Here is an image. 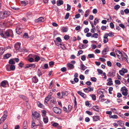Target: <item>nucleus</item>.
<instances>
[{
	"label": "nucleus",
	"mask_w": 129,
	"mask_h": 129,
	"mask_svg": "<svg viewBox=\"0 0 129 129\" xmlns=\"http://www.w3.org/2000/svg\"><path fill=\"white\" fill-rule=\"evenodd\" d=\"M117 55L118 57V58L120 59H122L123 58L126 61V62L128 63L127 59L128 57L126 54L124 52L122 53L121 52V54H117Z\"/></svg>",
	"instance_id": "1"
},
{
	"label": "nucleus",
	"mask_w": 129,
	"mask_h": 129,
	"mask_svg": "<svg viewBox=\"0 0 129 129\" xmlns=\"http://www.w3.org/2000/svg\"><path fill=\"white\" fill-rule=\"evenodd\" d=\"M10 37L12 38L13 37V31L10 29L8 30L5 32L4 38H6Z\"/></svg>",
	"instance_id": "2"
},
{
	"label": "nucleus",
	"mask_w": 129,
	"mask_h": 129,
	"mask_svg": "<svg viewBox=\"0 0 129 129\" xmlns=\"http://www.w3.org/2000/svg\"><path fill=\"white\" fill-rule=\"evenodd\" d=\"M50 104H51L50 106V107L52 108L53 107V105L55 104L56 103V99L53 97H51L50 99Z\"/></svg>",
	"instance_id": "3"
},
{
	"label": "nucleus",
	"mask_w": 129,
	"mask_h": 129,
	"mask_svg": "<svg viewBox=\"0 0 129 129\" xmlns=\"http://www.w3.org/2000/svg\"><path fill=\"white\" fill-rule=\"evenodd\" d=\"M53 110L55 113L58 114H60L61 112V110L57 107H54Z\"/></svg>",
	"instance_id": "4"
},
{
	"label": "nucleus",
	"mask_w": 129,
	"mask_h": 129,
	"mask_svg": "<svg viewBox=\"0 0 129 129\" xmlns=\"http://www.w3.org/2000/svg\"><path fill=\"white\" fill-rule=\"evenodd\" d=\"M103 42L104 43H106L108 41V36L107 33H106L104 35L103 37Z\"/></svg>",
	"instance_id": "5"
},
{
	"label": "nucleus",
	"mask_w": 129,
	"mask_h": 129,
	"mask_svg": "<svg viewBox=\"0 0 129 129\" xmlns=\"http://www.w3.org/2000/svg\"><path fill=\"white\" fill-rule=\"evenodd\" d=\"M83 90L86 92H89L92 91L93 90V88H90L89 87H88L87 88H84Z\"/></svg>",
	"instance_id": "6"
},
{
	"label": "nucleus",
	"mask_w": 129,
	"mask_h": 129,
	"mask_svg": "<svg viewBox=\"0 0 129 129\" xmlns=\"http://www.w3.org/2000/svg\"><path fill=\"white\" fill-rule=\"evenodd\" d=\"M45 20L44 18L43 17H40L38 19L35 20V22H44Z\"/></svg>",
	"instance_id": "7"
},
{
	"label": "nucleus",
	"mask_w": 129,
	"mask_h": 129,
	"mask_svg": "<svg viewBox=\"0 0 129 129\" xmlns=\"http://www.w3.org/2000/svg\"><path fill=\"white\" fill-rule=\"evenodd\" d=\"M32 115L33 117H34V118L37 119L40 116V114L36 111L34 113L32 114Z\"/></svg>",
	"instance_id": "8"
},
{
	"label": "nucleus",
	"mask_w": 129,
	"mask_h": 129,
	"mask_svg": "<svg viewBox=\"0 0 129 129\" xmlns=\"http://www.w3.org/2000/svg\"><path fill=\"white\" fill-rule=\"evenodd\" d=\"M109 51V48L107 47L104 49L102 51V54L103 55H105L107 54V52Z\"/></svg>",
	"instance_id": "9"
},
{
	"label": "nucleus",
	"mask_w": 129,
	"mask_h": 129,
	"mask_svg": "<svg viewBox=\"0 0 129 129\" xmlns=\"http://www.w3.org/2000/svg\"><path fill=\"white\" fill-rule=\"evenodd\" d=\"M21 44L19 43H17L15 45V47L16 50H19L20 48Z\"/></svg>",
	"instance_id": "10"
},
{
	"label": "nucleus",
	"mask_w": 129,
	"mask_h": 129,
	"mask_svg": "<svg viewBox=\"0 0 129 129\" xmlns=\"http://www.w3.org/2000/svg\"><path fill=\"white\" fill-rule=\"evenodd\" d=\"M107 81L108 82L107 84V85L111 86L113 84V81L111 78H109L107 80Z\"/></svg>",
	"instance_id": "11"
},
{
	"label": "nucleus",
	"mask_w": 129,
	"mask_h": 129,
	"mask_svg": "<svg viewBox=\"0 0 129 129\" xmlns=\"http://www.w3.org/2000/svg\"><path fill=\"white\" fill-rule=\"evenodd\" d=\"M77 93L82 97L84 98H86V96L85 94L80 91H77Z\"/></svg>",
	"instance_id": "12"
},
{
	"label": "nucleus",
	"mask_w": 129,
	"mask_h": 129,
	"mask_svg": "<svg viewBox=\"0 0 129 129\" xmlns=\"http://www.w3.org/2000/svg\"><path fill=\"white\" fill-rule=\"evenodd\" d=\"M67 67L69 70H71L74 69V66L72 64L68 63L67 64Z\"/></svg>",
	"instance_id": "13"
},
{
	"label": "nucleus",
	"mask_w": 129,
	"mask_h": 129,
	"mask_svg": "<svg viewBox=\"0 0 129 129\" xmlns=\"http://www.w3.org/2000/svg\"><path fill=\"white\" fill-rule=\"evenodd\" d=\"M7 81L6 80L3 81L1 83V86L4 87H6V83Z\"/></svg>",
	"instance_id": "14"
},
{
	"label": "nucleus",
	"mask_w": 129,
	"mask_h": 129,
	"mask_svg": "<svg viewBox=\"0 0 129 129\" xmlns=\"http://www.w3.org/2000/svg\"><path fill=\"white\" fill-rule=\"evenodd\" d=\"M19 97L22 98L24 100H25L26 102H28V101L27 99V97H26L25 96L22 95H19Z\"/></svg>",
	"instance_id": "15"
},
{
	"label": "nucleus",
	"mask_w": 129,
	"mask_h": 129,
	"mask_svg": "<svg viewBox=\"0 0 129 129\" xmlns=\"http://www.w3.org/2000/svg\"><path fill=\"white\" fill-rule=\"evenodd\" d=\"M100 119V117L98 116H94L93 117V119L94 121H98Z\"/></svg>",
	"instance_id": "16"
},
{
	"label": "nucleus",
	"mask_w": 129,
	"mask_h": 129,
	"mask_svg": "<svg viewBox=\"0 0 129 129\" xmlns=\"http://www.w3.org/2000/svg\"><path fill=\"white\" fill-rule=\"evenodd\" d=\"M21 29L20 27H17L16 28V30L17 33L18 34H20V33H21L22 31L21 30Z\"/></svg>",
	"instance_id": "17"
},
{
	"label": "nucleus",
	"mask_w": 129,
	"mask_h": 129,
	"mask_svg": "<svg viewBox=\"0 0 129 129\" xmlns=\"http://www.w3.org/2000/svg\"><path fill=\"white\" fill-rule=\"evenodd\" d=\"M32 82L35 83H36L38 81V79L36 76H34L32 80Z\"/></svg>",
	"instance_id": "18"
},
{
	"label": "nucleus",
	"mask_w": 129,
	"mask_h": 129,
	"mask_svg": "<svg viewBox=\"0 0 129 129\" xmlns=\"http://www.w3.org/2000/svg\"><path fill=\"white\" fill-rule=\"evenodd\" d=\"M63 4V1L62 0H59L57 2V5L58 6L62 5Z\"/></svg>",
	"instance_id": "19"
},
{
	"label": "nucleus",
	"mask_w": 129,
	"mask_h": 129,
	"mask_svg": "<svg viewBox=\"0 0 129 129\" xmlns=\"http://www.w3.org/2000/svg\"><path fill=\"white\" fill-rule=\"evenodd\" d=\"M93 109L97 112H99V109L98 106H94L92 107Z\"/></svg>",
	"instance_id": "20"
},
{
	"label": "nucleus",
	"mask_w": 129,
	"mask_h": 129,
	"mask_svg": "<svg viewBox=\"0 0 129 129\" xmlns=\"http://www.w3.org/2000/svg\"><path fill=\"white\" fill-rule=\"evenodd\" d=\"M127 72L128 70L126 69L122 68L121 70H119V73H127Z\"/></svg>",
	"instance_id": "21"
},
{
	"label": "nucleus",
	"mask_w": 129,
	"mask_h": 129,
	"mask_svg": "<svg viewBox=\"0 0 129 129\" xmlns=\"http://www.w3.org/2000/svg\"><path fill=\"white\" fill-rule=\"evenodd\" d=\"M43 120L44 123H46L48 122V118L47 117H44L43 118Z\"/></svg>",
	"instance_id": "22"
},
{
	"label": "nucleus",
	"mask_w": 129,
	"mask_h": 129,
	"mask_svg": "<svg viewBox=\"0 0 129 129\" xmlns=\"http://www.w3.org/2000/svg\"><path fill=\"white\" fill-rule=\"evenodd\" d=\"M11 54H7L4 55V59L8 58L11 56Z\"/></svg>",
	"instance_id": "23"
},
{
	"label": "nucleus",
	"mask_w": 129,
	"mask_h": 129,
	"mask_svg": "<svg viewBox=\"0 0 129 129\" xmlns=\"http://www.w3.org/2000/svg\"><path fill=\"white\" fill-rule=\"evenodd\" d=\"M90 12V10L89 9H88L86 11L84 15V16L85 17H87L88 16Z\"/></svg>",
	"instance_id": "24"
},
{
	"label": "nucleus",
	"mask_w": 129,
	"mask_h": 129,
	"mask_svg": "<svg viewBox=\"0 0 129 129\" xmlns=\"http://www.w3.org/2000/svg\"><path fill=\"white\" fill-rule=\"evenodd\" d=\"M61 30L64 32H67L68 31V28L67 27H63L61 29Z\"/></svg>",
	"instance_id": "25"
},
{
	"label": "nucleus",
	"mask_w": 129,
	"mask_h": 129,
	"mask_svg": "<svg viewBox=\"0 0 129 129\" xmlns=\"http://www.w3.org/2000/svg\"><path fill=\"white\" fill-rule=\"evenodd\" d=\"M9 63L10 64H12L15 63V62L13 60V59H10L9 62Z\"/></svg>",
	"instance_id": "26"
},
{
	"label": "nucleus",
	"mask_w": 129,
	"mask_h": 129,
	"mask_svg": "<svg viewBox=\"0 0 129 129\" xmlns=\"http://www.w3.org/2000/svg\"><path fill=\"white\" fill-rule=\"evenodd\" d=\"M21 3L24 6H26L28 4V2L27 1H21Z\"/></svg>",
	"instance_id": "27"
},
{
	"label": "nucleus",
	"mask_w": 129,
	"mask_h": 129,
	"mask_svg": "<svg viewBox=\"0 0 129 129\" xmlns=\"http://www.w3.org/2000/svg\"><path fill=\"white\" fill-rule=\"evenodd\" d=\"M81 69L83 70H84L87 69V67L85 66L83 64H81L80 65Z\"/></svg>",
	"instance_id": "28"
},
{
	"label": "nucleus",
	"mask_w": 129,
	"mask_h": 129,
	"mask_svg": "<svg viewBox=\"0 0 129 129\" xmlns=\"http://www.w3.org/2000/svg\"><path fill=\"white\" fill-rule=\"evenodd\" d=\"M7 115H4L1 118L0 120L2 121L3 122H4L6 119Z\"/></svg>",
	"instance_id": "29"
},
{
	"label": "nucleus",
	"mask_w": 129,
	"mask_h": 129,
	"mask_svg": "<svg viewBox=\"0 0 129 129\" xmlns=\"http://www.w3.org/2000/svg\"><path fill=\"white\" fill-rule=\"evenodd\" d=\"M62 97L64 96H67L68 94V93L67 91H63L62 92Z\"/></svg>",
	"instance_id": "30"
},
{
	"label": "nucleus",
	"mask_w": 129,
	"mask_h": 129,
	"mask_svg": "<svg viewBox=\"0 0 129 129\" xmlns=\"http://www.w3.org/2000/svg\"><path fill=\"white\" fill-rule=\"evenodd\" d=\"M98 35L97 33H94L91 36V38H98Z\"/></svg>",
	"instance_id": "31"
},
{
	"label": "nucleus",
	"mask_w": 129,
	"mask_h": 129,
	"mask_svg": "<svg viewBox=\"0 0 129 129\" xmlns=\"http://www.w3.org/2000/svg\"><path fill=\"white\" fill-rule=\"evenodd\" d=\"M37 104L39 107L41 108H42L43 107V105L42 104H41L39 102H37Z\"/></svg>",
	"instance_id": "32"
},
{
	"label": "nucleus",
	"mask_w": 129,
	"mask_h": 129,
	"mask_svg": "<svg viewBox=\"0 0 129 129\" xmlns=\"http://www.w3.org/2000/svg\"><path fill=\"white\" fill-rule=\"evenodd\" d=\"M114 34L112 31L110 32L108 34L107 33L108 36H109L110 37H112L114 36Z\"/></svg>",
	"instance_id": "33"
},
{
	"label": "nucleus",
	"mask_w": 129,
	"mask_h": 129,
	"mask_svg": "<svg viewBox=\"0 0 129 129\" xmlns=\"http://www.w3.org/2000/svg\"><path fill=\"white\" fill-rule=\"evenodd\" d=\"M126 90H127L126 87L125 86L122 87L121 89V91L122 92L124 91H126Z\"/></svg>",
	"instance_id": "34"
},
{
	"label": "nucleus",
	"mask_w": 129,
	"mask_h": 129,
	"mask_svg": "<svg viewBox=\"0 0 129 129\" xmlns=\"http://www.w3.org/2000/svg\"><path fill=\"white\" fill-rule=\"evenodd\" d=\"M77 107V102L76 101V98L75 97L74 99V108L76 109Z\"/></svg>",
	"instance_id": "35"
},
{
	"label": "nucleus",
	"mask_w": 129,
	"mask_h": 129,
	"mask_svg": "<svg viewBox=\"0 0 129 129\" xmlns=\"http://www.w3.org/2000/svg\"><path fill=\"white\" fill-rule=\"evenodd\" d=\"M127 91H128V90H126V91H124L122 92V93L123 95H124L125 96H126L128 94Z\"/></svg>",
	"instance_id": "36"
},
{
	"label": "nucleus",
	"mask_w": 129,
	"mask_h": 129,
	"mask_svg": "<svg viewBox=\"0 0 129 129\" xmlns=\"http://www.w3.org/2000/svg\"><path fill=\"white\" fill-rule=\"evenodd\" d=\"M23 37L25 38H28V33H25L23 36Z\"/></svg>",
	"instance_id": "37"
},
{
	"label": "nucleus",
	"mask_w": 129,
	"mask_h": 129,
	"mask_svg": "<svg viewBox=\"0 0 129 129\" xmlns=\"http://www.w3.org/2000/svg\"><path fill=\"white\" fill-rule=\"evenodd\" d=\"M120 8V6L118 5L115 6L114 7V9L116 10H117Z\"/></svg>",
	"instance_id": "38"
},
{
	"label": "nucleus",
	"mask_w": 129,
	"mask_h": 129,
	"mask_svg": "<svg viewBox=\"0 0 129 129\" xmlns=\"http://www.w3.org/2000/svg\"><path fill=\"white\" fill-rule=\"evenodd\" d=\"M90 96L91 97L92 99L94 101H95L96 100V96L94 94L90 95Z\"/></svg>",
	"instance_id": "39"
},
{
	"label": "nucleus",
	"mask_w": 129,
	"mask_h": 129,
	"mask_svg": "<svg viewBox=\"0 0 129 129\" xmlns=\"http://www.w3.org/2000/svg\"><path fill=\"white\" fill-rule=\"evenodd\" d=\"M42 113L43 114L42 115V116L44 117H46V111L45 110H43L42 111Z\"/></svg>",
	"instance_id": "40"
},
{
	"label": "nucleus",
	"mask_w": 129,
	"mask_h": 129,
	"mask_svg": "<svg viewBox=\"0 0 129 129\" xmlns=\"http://www.w3.org/2000/svg\"><path fill=\"white\" fill-rule=\"evenodd\" d=\"M54 84V81L53 80H52L50 83V85L49 87V88H51L52 87L53 85Z\"/></svg>",
	"instance_id": "41"
},
{
	"label": "nucleus",
	"mask_w": 129,
	"mask_h": 129,
	"mask_svg": "<svg viewBox=\"0 0 129 129\" xmlns=\"http://www.w3.org/2000/svg\"><path fill=\"white\" fill-rule=\"evenodd\" d=\"M10 69L11 70H14L15 69V66L13 65H12L10 66Z\"/></svg>",
	"instance_id": "42"
},
{
	"label": "nucleus",
	"mask_w": 129,
	"mask_h": 129,
	"mask_svg": "<svg viewBox=\"0 0 129 129\" xmlns=\"http://www.w3.org/2000/svg\"><path fill=\"white\" fill-rule=\"evenodd\" d=\"M115 82L116 84L119 85L121 84L120 81L118 80H115Z\"/></svg>",
	"instance_id": "43"
},
{
	"label": "nucleus",
	"mask_w": 129,
	"mask_h": 129,
	"mask_svg": "<svg viewBox=\"0 0 129 129\" xmlns=\"http://www.w3.org/2000/svg\"><path fill=\"white\" fill-rule=\"evenodd\" d=\"M99 22V21L98 19L97 18H95L94 21V25H96V24L98 23Z\"/></svg>",
	"instance_id": "44"
},
{
	"label": "nucleus",
	"mask_w": 129,
	"mask_h": 129,
	"mask_svg": "<svg viewBox=\"0 0 129 129\" xmlns=\"http://www.w3.org/2000/svg\"><path fill=\"white\" fill-rule=\"evenodd\" d=\"M51 95H48L45 98V99L49 101L50 99V98H51Z\"/></svg>",
	"instance_id": "45"
},
{
	"label": "nucleus",
	"mask_w": 129,
	"mask_h": 129,
	"mask_svg": "<svg viewBox=\"0 0 129 129\" xmlns=\"http://www.w3.org/2000/svg\"><path fill=\"white\" fill-rule=\"evenodd\" d=\"M81 59L83 61L85 60L86 59V57L85 55H83L81 56Z\"/></svg>",
	"instance_id": "46"
},
{
	"label": "nucleus",
	"mask_w": 129,
	"mask_h": 129,
	"mask_svg": "<svg viewBox=\"0 0 129 129\" xmlns=\"http://www.w3.org/2000/svg\"><path fill=\"white\" fill-rule=\"evenodd\" d=\"M88 57L89 58H91L93 57H94V54H89L88 55Z\"/></svg>",
	"instance_id": "47"
},
{
	"label": "nucleus",
	"mask_w": 129,
	"mask_h": 129,
	"mask_svg": "<svg viewBox=\"0 0 129 129\" xmlns=\"http://www.w3.org/2000/svg\"><path fill=\"white\" fill-rule=\"evenodd\" d=\"M67 11L70 10L71 9V6L70 5L68 4H67Z\"/></svg>",
	"instance_id": "48"
},
{
	"label": "nucleus",
	"mask_w": 129,
	"mask_h": 129,
	"mask_svg": "<svg viewBox=\"0 0 129 129\" xmlns=\"http://www.w3.org/2000/svg\"><path fill=\"white\" fill-rule=\"evenodd\" d=\"M54 64V62L53 61H50L49 63V65L51 67H52Z\"/></svg>",
	"instance_id": "49"
},
{
	"label": "nucleus",
	"mask_w": 129,
	"mask_h": 129,
	"mask_svg": "<svg viewBox=\"0 0 129 129\" xmlns=\"http://www.w3.org/2000/svg\"><path fill=\"white\" fill-rule=\"evenodd\" d=\"M90 79L93 82H95L96 81V79L94 77L91 78Z\"/></svg>",
	"instance_id": "50"
},
{
	"label": "nucleus",
	"mask_w": 129,
	"mask_h": 129,
	"mask_svg": "<svg viewBox=\"0 0 129 129\" xmlns=\"http://www.w3.org/2000/svg\"><path fill=\"white\" fill-rule=\"evenodd\" d=\"M40 60V58L39 56H37L35 58V61L36 62H37Z\"/></svg>",
	"instance_id": "51"
},
{
	"label": "nucleus",
	"mask_w": 129,
	"mask_h": 129,
	"mask_svg": "<svg viewBox=\"0 0 129 129\" xmlns=\"http://www.w3.org/2000/svg\"><path fill=\"white\" fill-rule=\"evenodd\" d=\"M83 53V51L82 50H80L79 51L78 53L77 54V56H79L81 54H82Z\"/></svg>",
	"instance_id": "52"
},
{
	"label": "nucleus",
	"mask_w": 129,
	"mask_h": 129,
	"mask_svg": "<svg viewBox=\"0 0 129 129\" xmlns=\"http://www.w3.org/2000/svg\"><path fill=\"white\" fill-rule=\"evenodd\" d=\"M70 15V14L69 13H67L66 15L65 18L66 19H67L68 18Z\"/></svg>",
	"instance_id": "53"
},
{
	"label": "nucleus",
	"mask_w": 129,
	"mask_h": 129,
	"mask_svg": "<svg viewBox=\"0 0 129 129\" xmlns=\"http://www.w3.org/2000/svg\"><path fill=\"white\" fill-rule=\"evenodd\" d=\"M79 78L81 80H83L84 79L85 77L83 75H81L79 76Z\"/></svg>",
	"instance_id": "54"
},
{
	"label": "nucleus",
	"mask_w": 129,
	"mask_h": 129,
	"mask_svg": "<svg viewBox=\"0 0 129 129\" xmlns=\"http://www.w3.org/2000/svg\"><path fill=\"white\" fill-rule=\"evenodd\" d=\"M69 38V36L67 35H66L64 37V38L65 40H68Z\"/></svg>",
	"instance_id": "55"
},
{
	"label": "nucleus",
	"mask_w": 129,
	"mask_h": 129,
	"mask_svg": "<svg viewBox=\"0 0 129 129\" xmlns=\"http://www.w3.org/2000/svg\"><path fill=\"white\" fill-rule=\"evenodd\" d=\"M61 70L62 72H64L66 71L67 69L66 67H64L61 68Z\"/></svg>",
	"instance_id": "56"
},
{
	"label": "nucleus",
	"mask_w": 129,
	"mask_h": 129,
	"mask_svg": "<svg viewBox=\"0 0 129 129\" xmlns=\"http://www.w3.org/2000/svg\"><path fill=\"white\" fill-rule=\"evenodd\" d=\"M110 27L112 28L113 29L114 28V25L113 23L112 22H111L110 23Z\"/></svg>",
	"instance_id": "57"
},
{
	"label": "nucleus",
	"mask_w": 129,
	"mask_h": 129,
	"mask_svg": "<svg viewBox=\"0 0 129 129\" xmlns=\"http://www.w3.org/2000/svg\"><path fill=\"white\" fill-rule=\"evenodd\" d=\"M86 113L89 115H92V113L89 111H86Z\"/></svg>",
	"instance_id": "58"
},
{
	"label": "nucleus",
	"mask_w": 129,
	"mask_h": 129,
	"mask_svg": "<svg viewBox=\"0 0 129 129\" xmlns=\"http://www.w3.org/2000/svg\"><path fill=\"white\" fill-rule=\"evenodd\" d=\"M107 64L108 66L109 67H111L112 65L110 61H108L107 62Z\"/></svg>",
	"instance_id": "59"
},
{
	"label": "nucleus",
	"mask_w": 129,
	"mask_h": 129,
	"mask_svg": "<svg viewBox=\"0 0 129 129\" xmlns=\"http://www.w3.org/2000/svg\"><path fill=\"white\" fill-rule=\"evenodd\" d=\"M89 30V29L88 28H86L84 29V31L85 33H86L88 32Z\"/></svg>",
	"instance_id": "60"
},
{
	"label": "nucleus",
	"mask_w": 129,
	"mask_h": 129,
	"mask_svg": "<svg viewBox=\"0 0 129 129\" xmlns=\"http://www.w3.org/2000/svg\"><path fill=\"white\" fill-rule=\"evenodd\" d=\"M119 26L123 29H124L125 28V26L122 23L120 24H119Z\"/></svg>",
	"instance_id": "61"
},
{
	"label": "nucleus",
	"mask_w": 129,
	"mask_h": 129,
	"mask_svg": "<svg viewBox=\"0 0 129 129\" xmlns=\"http://www.w3.org/2000/svg\"><path fill=\"white\" fill-rule=\"evenodd\" d=\"M49 101L48 100H47V99H45V101L44 102V103L46 105V106H48V102Z\"/></svg>",
	"instance_id": "62"
},
{
	"label": "nucleus",
	"mask_w": 129,
	"mask_h": 129,
	"mask_svg": "<svg viewBox=\"0 0 129 129\" xmlns=\"http://www.w3.org/2000/svg\"><path fill=\"white\" fill-rule=\"evenodd\" d=\"M124 11L126 14H127L129 13V10L128 9H125L124 10Z\"/></svg>",
	"instance_id": "63"
},
{
	"label": "nucleus",
	"mask_w": 129,
	"mask_h": 129,
	"mask_svg": "<svg viewBox=\"0 0 129 129\" xmlns=\"http://www.w3.org/2000/svg\"><path fill=\"white\" fill-rule=\"evenodd\" d=\"M80 17V15L79 14H76L75 15V18L76 19H78Z\"/></svg>",
	"instance_id": "64"
}]
</instances>
